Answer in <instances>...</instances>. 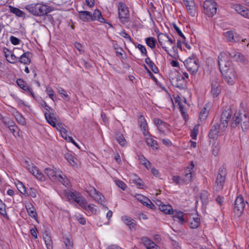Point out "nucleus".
<instances>
[{
  "instance_id": "f257e3e1",
  "label": "nucleus",
  "mask_w": 249,
  "mask_h": 249,
  "mask_svg": "<svg viewBox=\"0 0 249 249\" xmlns=\"http://www.w3.org/2000/svg\"><path fill=\"white\" fill-rule=\"evenodd\" d=\"M217 61L224 81L229 85H234L237 79V74L228 54L221 52L218 56Z\"/></svg>"
},
{
  "instance_id": "f03ea898",
  "label": "nucleus",
  "mask_w": 249,
  "mask_h": 249,
  "mask_svg": "<svg viewBox=\"0 0 249 249\" xmlns=\"http://www.w3.org/2000/svg\"><path fill=\"white\" fill-rule=\"evenodd\" d=\"M238 125H241L243 131L249 129V117L248 113L244 110L236 111L233 117L231 126L235 128Z\"/></svg>"
},
{
  "instance_id": "7ed1b4c3",
  "label": "nucleus",
  "mask_w": 249,
  "mask_h": 249,
  "mask_svg": "<svg viewBox=\"0 0 249 249\" xmlns=\"http://www.w3.org/2000/svg\"><path fill=\"white\" fill-rule=\"evenodd\" d=\"M45 174L53 182H59L65 186L68 185L66 176L60 170H54L51 168H46L44 170Z\"/></svg>"
},
{
  "instance_id": "20e7f679",
  "label": "nucleus",
  "mask_w": 249,
  "mask_h": 249,
  "mask_svg": "<svg viewBox=\"0 0 249 249\" xmlns=\"http://www.w3.org/2000/svg\"><path fill=\"white\" fill-rule=\"evenodd\" d=\"M25 8L32 15L39 17L45 15L50 12V7L41 3H33L27 4Z\"/></svg>"
},
{
  "instance_id": "39448f33",
  "label": "nucleus",
  "mask_w": 249,
  "mask_h": 249,
  "mask_svg": "<svg viewBox=\"0 0 249 249\" xmlns=\"http://www.w3.org/2000/svg\"><path fill=\"white\" fill-rule=\"evenodd\" d=\"M159 42L162 48L170 54L168 48L171 47L175 50L176 48L175 39H172L169 36L163 33H160L158 36Z\"/></svg>"
},
{
  "instance_id": "423d86ee",
  "label": "nucleus",
  "mask_w": 249,
  "mask_h": 249,
  "mask_svg": "<svg viewBox=\"0 0 249 249\" xmlns=\"http://www.w3.org/2000/svg\"><path fill=\"white\" fill-rule=\"evenodd\" d=\"M183 63L187 71L192 74H196L199 67L198 59L194 56L188 57Z\"/></svg>"
},
{
  "instance_id": "0eeeda50",
  "label": "nucleus",
  "mask_w": 249,
  "mask_h": 249,
  "mask_svg": "<svg viewBox=\"0 0 249 249\" xmlns=\"http://www.w3.org/2000/svg\"><path fill=\"white\" fill-rule=\"evenodd\" d=\"M203 12L206 15L212 17L216 13V3L213 0H205L203 3Z\"/></svg>"
},
{
  "instance_id": "6e6552de",
  "label": "nucleus",
  "mask_w": 249,
  "mask_h": 249,
  "mask_svg": "<svg viewBox=\"0 0 249 249\" xmlns=\"http://www.w3.org/2000/svg\"><path fill=\"white\" fill-rule=\"evenodd\" d=\"M119 18L120 21L124 24L129 21V10L125 3L120 2L118 6Z\"/></svg>"
},
{
  "instance_id": "1a4fd4ad",
  "label": "nucleus",
  "mask_w": 249,
  "mask_h": 249,
  "mask_svg": "<svg viewBox=\"0 0 249 249\" xmlns=\"http://www.w3.org/2000/svg\"><path fill=\"white\" fill-rule=\"evenodd\" d=\"M226 126L220 124L215 123L212 126L209 133L210 139H216L219 135H224Z\"/></svg>"
},
{
  "instance_id": "9d476101",
  "label": "nucleus",
  "mask_w": 249,
  "mask_h": 249,
  "mask_svg": "<svg viewBox=\"0 0 249 249\" xmlns=\"http://www.w3.org/2000/svg\"><path fill=\"white\" fill-rule=\"evenodd\" d=\"M25 166L27 169L38 180L41 181L46 180L45 177L43 174L33 163H30L27 161H25Z\"/></svg>"
},
{
  "instance_id": "9b49d317",
  "label": "nucleus",
  "mask_w": 249,
  "mask_h": 249,
  "mask_svg": "<svg viewBox=\"0 0 249 249\" xmlns=\"http://www.w3.org/2000/svg\"><path fill=\"white\" fill-rule=\"evenodd\" d=\"M245 206V203L243 197L241 195L238 196L235 200L233 209V212L237 217H239L242 215Z\"/></svg>"
},
{
  "instance_id": "f8f14e48",
  "label": "nucleus",
  "mask_w": 249,
  "mask_h": 249,
  "mask_svg": "<svg viewBox=\"0 0 249 249\" xmlns=\"http://www.w3.org/2000/svg\"><path fill=\"white\" fill-rule=\"evenodd\" d=\"M223 35L228 41L231 43H237L240 41L244 42L246 40V39L242 38L239 34L233 30L224 32Z\"/></svg>"
},
{
  "instance_id": "ddd939ff",
  "label": "nucleus",
  "mask_w": 249,
  "mask_h": 249,
  "mask_svg": "<svg viewBox=\"0 0 249 249\" xmlns=\"http://www.w3.org/2000/svg\"><path fill=\"white\" fill-rule=\"evenodd\" d=\"M88 193L96 201L103 205L104 208L107 209V207L105 206V198L100 192L97 191L94 188L92 187L88 191Z\"/></svg>"
},
{
  "instance_id": "4468645a",
  "label": "nucleus",
  "mask_w": 249,
  "mask_h": 249,
  "mask_svg": "<svg viewBox=\"0 0 249 249\" xmlns=\"http://www.w3.org/2000/svg\"><path fill=\"white\" fill-rule=\"evenodd\" d=\"M195 165L193 161L190 162L189 166L186 167L184 171V173L182 176V180L185 184H187L191 181L192 179L193 175L194 174V168Z\"/></svg>"
},
{
  "instance_id": "2eb2a0df",
  "label": "nucleus",
  "mask_w": 249,
  "mask_h": 249,
  "mask_svg": "<svg viewBox=\"0 0 249 249\" xmlns=\"http://www.w3.org/2000/svg\"><path fill=\"white\" fill-rule=\"evenodd\" d=\"M17 84L23 90L28 92L35 100L38 101L39 98H38L34 93L33 89L27 84V83L22 79H18L17 80Z\"/></svg>"
},
{
  "instance_id": "dca6fc26",
  "label": "nucleus",
  "mask_w": 249,
  "mask_h": 249,
  "mask_svg": "<svg viewBox=\"0 0 249 249\" xmlns=\"http://www.w3.org/2000/svg\"><path fill=\"white\" fill-rule=\"evenodd\" d=\"M226 175V169L224 168H220L216 180V189L217 191L223 188Z\"/></svg>"
},
{
  "instance_id": "f3484780",
  "label": "nucleus",
  "mask_w": 249,
  "mask_h": 249,
  "mask_svg": "<svg viewBox=\"0 0 249 249\" xmlns=\"http://www.w3.org/2000/svg\"><path fill=\"white\" fill-rule=\"evenodd\" d=\"M218 79L215 78L212 81L211 93L213 98L217 97L221 92Z\"/></svg>"
},
{
  "instance_id": "a211bd4d",
  "label": "nucleus",
  "mask_w": 249,
  "mask_h": 249,
  "mask_svg": "<svg viewBox=\"0 0 249 249\" xmlns=\"http://www.w3.org/2000/svg\"><path fill=\"white\" fill-rule=\"evenodd\" d=\"M231 110L230 107L226 108L222 112L220 119V123L227 127L231 115Z\"/></svg>"
},
{
  "instance_id": "6ab92c4d",
  "label": "nucleus",
  "mask_w": 249,
  "mask_h": 249,
  "mask_svg": "<svg viewBox=\"0 0 249 249\" xmlns=\"http://www.w3.org/2000/svg\"><path fill=\"white\" fill-rule=\"evenodd\" d=\"M45 118L47 122L51 125L53 127L57 128L58 124L56 123L58 120V117L55 115L54 113L45 112Z\"/></svg>"
},
{
  "instance_id": "aec40b11",
  "label": "nucleus",
  "mask_w": 249,
  "mask_h": 249,
  "mask_svg": "<svg viewBox=\"0 0 249 249\" xmlns=\"http://www.w3.org/2000/svg\"><path fill=\"white\" fill-rule=\"evenodd\" d=\"M3 53L6 60L10 63L15 64L18 61L17 56L13 52L6 48H3Z\"/></svg>"
},
{
  "instance_id": "412c9836",
  "label": "nucleus",
  "mask_w": 249,
  "mask_h": 249,
  "mask_svg": "<svg viewBox=\"0 0 249 249\" xmlns=\"http://www.w3.org/2000/svg\"><path fill=\"white\" fill-rule=\"evenodd\" d=\"M188 13L192 17L195 16V7L194 0H183Z\"/></svg>"
},
{
  "instance_id": "4be33fe9",
  "label": "nucleus",
  "mask_w": 249,
  "mask_h": 249,
  "mask_svg": "<svg viewBox=\"0 0 249 249\" xmlns=\"http://www.w3.org/2000/svg\"><path fill=\"white\" fill-rule=\"evenodd\" d=\"M139 122L140 127L142 131L143 135L145 136H148L149 133L148 131V125L144 117L143 116H141L139 119Z\"/></svg>"
},
{
  "instance_id": "5701e85b",
  "label": "nucleus",
  "mask_w": 249,
  "mask_h": 249,
  "mask_svg": "<svg viewBox=\"0 0 249 249\" xmlns=\"http://www.w3.org/2000/svg\"><path fill=\"white\" fill-rule=\"evenodd\" d=\"M56 129L58 130L61 136L66 141L69 142L72 140V138L68 136V131L64 127L63 125L61 124H58Z\"/></svg>"
},
{
  "instance_id": "b1692460",
  "label": "nucleus",
  "mask_w": 249,
  "mask_h": 249,
  "mask_svg": "<svg viewBox=\"0 0 249 249\" xmlns=\"http://www.w3.org/2000/svg\"><path fill=\"white\" fill-rule=\"evenodd\" d=\"M32 54L29 52H26L23 53L19 58V62L24 64H29L31 61Z\"/></svg>"
},
{
  "instance_id": "393cba45",
  "label": "nucleus",
  "mask_w": 249,
  "mask_h": 249,
  "mask_svg": "<svg viewBox=\"0 0 249 249\" xmlns=\"http://www.w3.org/2000/svg\"><path fill=\"white\" fill-rule=\"evenodd\" d=\"M141 240L147 249H157L158 247V246L153 241L147 237H143Z\"/></svg>"
},
{
  "instance_id": "a878e982",
  "label": "nucleus",
  "mask_w": 249,
  "mask_h": 249,
  "mask_svg": "<svg viewBox=\"0 0 249 249\" xmlns=\"http://www.w3.org/2000/svg\"><path fill=\"white\" fill-rule=\"evenodd\" d=\"M26 210L32 218L37 220V215L35 208L31 203H27L25 205Z\"/></svg>"
},
{
  "instance_id": "bb28decb",
  "label": "nucleus",
  "mask_w": 249,
  "mask_h": 249,
  "mask_svg": "<svg viewBox=\"0 0 249 249\" xmlns=\"http://www.w3.org/2000/svg\"><path fill=\"white\" fill-rule=\"evenodd\" d=\"M137 198L142 204L151 209H154L155 207V205L151 202V201L148 198L142 195H138Z\"/></svg>"
},
{
  "instance_id": "cd10ccee",
  "label": "nucleus",
  "mask_w": 249,
  "mask_h": 249,
  "mask_svg": "<svg viewBox=\"0 0 249 249\" xmlns=\"http://www.w3.org/2000/svg\"><path fill=\"white\" fill-rule=\"evenodd\" d=\"M154 123L157 125L158 130L160 133L165 135V129L162 128V126L167 128L168 127V124L159 119H155Z\"/></svg>"
},
{
  "instance_id": "c85d7f7f",
  "label": "nucleus",
  "mask_w": 249,
  "mask_h": 249,
  "mask_svg": "<svg viewBox=\"0 0 249 249\" xmlns=\"http://www.w3.org/2000/svg\"><path fill=\"white\" fill-rule=\"evenodd\" d=\"M79 18L85 22L91 21V13L87 11L78 12Z\"/></svg>"
},
{
  "instance_id": "c756f323",
  "label": "nucleus",
  "mask_w": 249,
  "mask_h": 249,
  "mask_svg": "<svg viewBox=\"0 0 249 249\" xmlns=\"http://www.w3.org/2000/svg\"><path fill=\"white\" fill-rule=\"evenodd\" d=\"M185 216L184 213L181 211L176 212L173 216V219L174 221H177L179 224H182L186 222Z\"/></svg>"
},
{
  "instance_id": "7c9ffc66",
  "label": "nucleus",
  "mask_w": 249,
  "mask_h": 249,
  "mask_svg": "<svg viewBox=\"0 0 249 249\" xmlns=\"http://www.w3.org/2000/svg\"><path fill=\"white\" fill-rule=\"evenodd\" d=\"M93 20H98L100 22L106 23V19L103 18L101 13L98 9H95L93 15L91 14V21Z\"/></svg>"
},
{
  "instance_id": "2f4dec72",
  "label": "nucleus",
  "mask_w": 249,
  "mask_h": 249,
  "mask_svg": "<svg viewBox=\"0 0 249 249\" xmlns=\"http://www.w3.org/2000/svg\"><path fill=\"white\" fill-rule=\"evenodd\" d=\"M121 219L124 223L128 226L130 229L134 228L136 225L135 221L128 216H123Z\"/></svg>"
},
{
  "instance_id": "473e14b6",
  "label": "nucleus",
  "mask_w": 249,
  "mask_h": 249,
  "mask_svg": "<svg viewBox=\"0 0 249 249\" xmlns=\"http://www.w3.org/2000/svg\"><path fill=\"white\" fill-rule=\"evenodd\" d=\"M62 240L65 245V249H73V241L70 236H64L62 238Z\"/></svg>"
},
{
  "instance_id": "72a5a7b5",
  "label": "nucleus",
  "mask_w": 249,
  "mask_h": 249,
  "mask_svg": "<svg viewBox=\"0 0 249 249\" xmlns=\"http://www.w3.org/2000/svg\"><path fill=\"white\" fill-rule=\"evenodd\" d=\"M9 11L12 13L15 14L18 17H23L25 15L24 12L18 8L15 7L11 5H9Z\"/></svg>"
},
{
  "instance_id": "f704fd0d",
  "label": "nucleus",
  "mask_w": 249,
  "mask_h": 249,
  "mask_svg": "<svg viewBox=\"0 0 249 249\" xmlns=\"http://www.w3.org/2000/svg\"><path fill=\"white\" fill-rule=\"evenodd\" d=\"M75 202L77 203L83 209L88 210V202L86 199L83 196H80L78 198H76Z\"/></svg>"
},
{
  "instance_id": "c9c22d12",
  "label": "nucleus",
  "mask_w": 249,
  "mask_h": 249,
  "mask_svg": "<svg viewBox=\"0 0 249 249\" xmlns=\"http://www.w3.org/2000/svg\"><path fill=\"white\" fill-rule=\"evenodd\" d=\"M146 142L148 145L150 146L153 149H158V143L156 140H155L151 136L146 138Z\"/></svg>"
},
{
  "instance_id": "e433bc0d",
  "label": "nucleus",
  "mask_w": 249,
  "mask_h": 249,
  "mask_svg": "<svg viewBox=\"0 0 249 249\" xmlns=\"http://www.w3.org/2000/svg\"><path fill=\"white\" fill-rule=\"evenodd\" d=\"M14 115L17 121V122L22 125H24L26 124V121L24 117L18 111H16Z\"/></svg>"
},
{
  "instance_id": "4c0bfd02",
  "label": "nucleus",
  "mask_w": 249,
  "mask_h": 249,
  "mask_svg": "<svg viewBox=\"0 0 249 249\" xmlns=\"http://www.w3.org/2000/svg\"><path fill=\"white\" fill-rule=\"evenodd\" d=\"M145 63L149 66L151 70L155 73H158L159 70L158 68L155 66L154 62L151 60L149 57H147L145 59Z\"/></svg>"
},
{
  "instance_id": "58836bf2",
  "label": "nucleus",
  "mask_w": 249,
  "mask_h": 249,
  "mask_svg": "<svg viewBox=\"0 0 249 249\" xmlns=\"http://www.w3.org/2000/svg\"><path fill=\"white\" fill-rule=\"evenodd\" d=\"M160 210L163 213L168 214H173L174 212L170 205L164 204V205L161 206Z\"/></svg>"
},
{
  "instance_id": "ea45409f",
  "label": "nucleus",
  "mask_w": 249,
  "mask_h": 249,
  "mask_svg": "<svg viewBox=\"0 0 249 249\" xmlns=\"http://www.w3.org/2000/svg\"><path fill=\"white\" fill-rule=\"evenodd\" d=\"M199 224L200 219L197 215H195V216L193 217V220L190 223V226L192 229H196L199 226Z\"/></svg>"
},
{
  "instance_id": "a19ab883",
  "label": "nucleus",
  "mask_w": 249,
  "mask_h": 249,
  "mask_svg": "<svg viewBox=\"0 0 249 249\" xmlns=\"http://www.w3.org/2000/svg\"><path fill=\"white\" fill-rule=\"evenodd\" d=\"M1 120L4 124L7 127L16 126L15 122L8 117H2Z\"/></svg>"
},
{
  "instance_id": "79ce46f5",
  "label": "nucleus",
  "mask_w": 249,
  "mask_h": 249,
  "mask_svg": "<svg viewBox=\"0 0 249 249\" xmlns=\"http://www.w3.org/2000/svg\"><path fill=\"white\" fill-rule=\"evenodd\" d=\"M209 111V106L208 105L206 104L204 105L203 107L202 108L200 114H199V118L200 119L204 120L206 118Z\"/></svg>"
},
{
  "instance_id": "37998d69",
  "label": "nucleus",
  "mask_w": 249,
  "mask_h": 249,
  "mask_svg": "<svg viewBox=\"0 0 249 249\" xmlns=\"http://www.w3.org/2000/svg\"><path fill=\"white\" fill-rule=\"evenodd\" d=\"M147 45L152 49L155 48L156 40L153 37H149L145 39Z\"/></svg>"
},
{
  "instance_id": "c03bdc74",
  "label": "nucleus",
  "mask_w": 249,
  "mask_h": 249,
  "mask_svg": "<svg viewBox=\"0 0 249 249\" xmlns=\"http://www.w3.org/2000/svg\"><path fill=\"white\" fill-rule=\"evenodd\" d=\"M116 139L118 142L122 146H124L126 145V141L123 135L121 133L116 134Z\"/></svg>"
},
{
  "instance_id": "a18cd8bd",
  "label": "nucleus",
  "mask_w": 249,
  "mask_h": 249,
  "mask_svg": "<svg viewBox=\"0 0 249 249\" xmlns=\"http://www.w3.org/2000/svg\"><path fill=\"white\" fill-rule=\"evenodd\" d=\"M44 239L47 248L48 249H53V242L51 237L48 235H46L44 237Z\"/></svg>"
},
{
  "instance_id": "49530a36",
  "label": "nucleus",
  "mask_w": 249,
  "mask_h": 249,
  "mask_svg": "<svg viewBox=\"0 0 249 249\" xmlns=\"http://www.w3.org/2000/svg\"><path fill=\"white\" fill-rule=\"evenodd\" d=\"M113 47L118 55L122 56L124 50L118 45L116 41L113 42Z\"/></svg>"
},
{
  "instance_id": "de8ad7c7",
  "label": "nucleus",
  "mask_w": 249,
  "mask_h": 249,
  "mask_svg": "<svg viewBox=\"0 0 249 249\" xmlns=\"http://www.w3.org/2000/svg\"><path fill=\"white\" fill-rule=\"evenodd\" d=\"M17 187L19 190V191L24 196H28V194L27 192L26 191V187L23 185V184L19 182L18 184Z\"/></svg>"
},
{
  "instance_id": "09e8293b",
  "label": "nucleus",
  "mask_w": 249,
  "mask_h": 249,
  "mask_svg": "<svg viewBox=\"0 0 249 249\" xmlns=\"http://www.w3.org/2000/svg\"><path fill=\"white\" fill-rule=\"evenodd\" d=\"M0 214L4 216L5 217H7V214L6 211L5 204L0 199Z\"/></svg>"
},
{
  "instance_id": "8fccbe9b",
  "label": "nucleus",
  "mask_w": 249,
  "mask_h": 249,
  "mask_svg": "<svg viewBox=\"0 0 249 249\" xmlns=\"http://www.w3.org/2000/svg\"><path fill=\"white\" fill-rule=\"evenodd\" d=\"M46 92L52 100L53 101H55L56 99V96L54 94V91L51 87H47L46 89Z\"/></svg>"
},
{
  "instance_id": "3c124183",
  "label": "nucleus",
  "mask_w": 249,
  "mask_h": 249,
  "mask_svg": "<svg viewBox=\"0 0 249 249\" xmlns=\"http://www.w3.org/2000/svg\"><path fill=\"white\" fill-rule=\"evenodd\" d=\"M67 195L70 199H73L75 201L76 200V198H78L80 196V194L76 192H72L71 191L68 192Z\"/></svg>"
},
{
  "instance_id": "603ef678",
  "label": "nucleus",
  "mask_w": 249,
  "mask_h": 249,
  "mask_svg": "<svg viewBox=\"0 0 249 249\" xmlns=\"http://www.w3.org/2000/svg\"><path fill=\"white\" fill-rule=\"evenodd\" d=\"M233 57L238 61L245 62L246 58L245 56L240 53H236L233 55Z\"/></svg>"
},
{
  "instance_id": "864d4df0",
  "label": "nucleus",
  "mask_w": 249,
  "mask_h": 249,
  "mask_svg": "<svg viewBox=\"0 0 249 249\" xmlns=\"http://www.w3.org/2000/svg\"><path fill=\"white\" fill-rule=\"evenodd\" d=\"M198 128H199V125H196L194 126V127L191 131V136L193 139H195V140L196 139L197 135L198 132Z\"/></svg>"
},
{
  "instance_id": "5fc2aeb1",
  "label": "nucleus",
  "mask_w": 249,
  "mask_h": 249,
  "mask_svg": "<svg viewBox=\"0 0 249 249\" xmlns=\"http://www.w3.org/2000/svg\"><path fill=\"white\" fill-rule=\"evenodd\" d=\"M172 180L174 183L177 185H182L184 184L182 180V177L178 176H174L172 178Z\"/></svg>"
},
{
  "instance_id": "6e6d98bb",
  "label": "nucleus",
  "mask_w": 249,
  "mask_h": 249,
  "mask_svg": "<svg viewBox=\"0 0 249 249\" xmlns=\"http://www.w3.org/2000/svg\"><path fill=\"white\" fill-rule=\"evenodd\" d=\"M65 157L71 165L74 166L76 164L74 160L73 156H72L71 154H66L65 156Z\"/></svg>"
},
{
  "instance_id": "4d7b16f0",
  "label": "nucleus",
  "mask_w": 249,
  "mask_h": 249,
  "mask_svg": "<svg viewBox=\"0 0 249 249\" xmlns=\"http://www.w3.org/2000/svg\"><path fill=\"white\" fill-rule=\"evenodd\" d=\"M58 92L61 95L62 97L65 99L69 98V96L66 91L61 87L57 89Z\"/></svg>"
},
{
  "instance_id": "13d9d810",
  "label": "nucleus",
  "mask_w": 249,
  "mask_h": 249,
  "mask_svg": "<svg viewBox=\"0 0 249 249\" xmlns=\"http://www.w3.org/2000/svg\"><path fill=\"white\" fill-rule=\"evenodd\" d=\"M137 48L140 51L142 55L144 56H147V53L145 47L142 44H139L137 45Z\"/></svg>"
},
{
  "instance_id": "bf43d9fd",
  "label": "nucleus",
  "mask_w": 249,
  "mask_h": 249,
  "mask_svg": "<svg viewBox=\"0 0 249 249\" xmlns=\"http://www.w3.org/2000/svg\"><path fill=\"white\" fill-rule=\"evenodd\" d=\"M88 209L93 214H96L99 212V210H98L97 207L92 204L88 205Z\"/></svg>"
},
{
  "instance_id": "052dcab7",
  "label": "nucleus",
  "mask_w": 249,
  "mask_h": 249,
  "mask_svg": "<svg viewBox=\"0 0 249 249\" xmlns=\"http://www.w3.org/2000/svg\"><path fill=\"white\" fill-rule=\"evenodd\" d=\"M209 194L206 191H203L201 192L200 195V198L202 202H205L208 199Z\"/></svg>"
},
{
  "instance_id": "680f3d73",
  "label": "nucleus",
  "mask_w": 249,
  "mask_h": 249,
  "mask_svg": "<svg viewBox=\"0 0 249 249\" xmlns=\"http://www.w3.org/2000/svg\"><path fill=\"white\" fill-rule=\"evenodd\" d=\"M173 27L176 31V32L178 34V35L181 37H182L183 39H185V37L182 34V32L181 31L179 27L177 25V24L176 23H173Z\"/></svg>"
},
{
  "instance_id": "e2e57ef3",
  "label": "nucleus",
  "mask_w": 249,
  "mask_h": 249,
  "mask_svg": "<svg viewBox=\"0 0 249 249\" xmlns=\"http://www.w3.org/2000/svg\"><path fill=\"white\" fill-rule=\"evenodd\" d=\"M116 185L121 188L123 190H125L126 188V185L123 181L120 180H116L115 181Z\"/></svg>"
},
{
  "instance_id": "0e129e2a",
  "label": "nucleus",
  "mask_w": 249,
  "mask_h": 249,
  "mask_svg": "<svg viewBox=\"0 0 249 249\" xmlns=\"http://www.w3.org/2000/svg\"><path fill=\"white\" fill-rule=\"evenodd\" d=\"M28 196H31L33 198H35L36 197L37 195V191L36 189L34 188H30L29 190V192L28 193Z\"/></svg>"
},
{
  "instance_id": "69168bd1",
  "label": "nucleus",
  "mask_w": 249,
  "mask_h": 249,
  "mask_svg": "<svg viewBox=\"0 0 249 249\" xmlns=\"http://www.w3.org/2000/svg\"><path fill=\"white\" fill-rule=\"evenodd\" d=\"M76 219L82 225H85L86 223V219L84 217L82 216L80 214H78L75 216Z\"/></svg>"
},
{
  "instance_id": "338daca9",
  "label": "nucleus",
  "mask_w": 249,
  "mask_h": 249,
  "mask_svg": "<svg viewBox=\"0 0 249 249\" xmlns=\"http://www.w3.org/2000/svg\"><path fill=\"white\" fill-rule=\"evenodd\" d=\"M245 7L240 5V4H235L234 5V9L238 13L241 14L243 11L245 9Z\"/></svg>"
},
{
  "instance_id": "774afa93",
  "label": "nucleus",
  "mask_w": 249,
  "mask_h": 249,
  "mask_svg": "<svg viewBox=\"0 0 249 249\" xmlns=\"http://www.w3.org/2000/svg\"><path fill=\"white\" fill-rule=\"evenodd\" d=\"M10 40L12 44L15 45H18L20 43V40L17 37L14 36H11L10 37Z\"/></svg>"
}]
</instances>
